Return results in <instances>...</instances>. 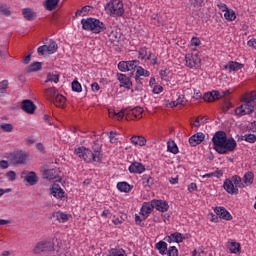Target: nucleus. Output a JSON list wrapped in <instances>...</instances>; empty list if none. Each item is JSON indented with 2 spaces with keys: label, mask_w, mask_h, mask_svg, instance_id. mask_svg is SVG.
<instances>
[{
  "label": "nucleus",
  "mask_w": 256,
  "mask_h": 256,
  "mask_svg": "<svg viewBox=\"0 0 256 256\" xmlns=\"http://www.w3.org/2000/svg\"><path fill=\"white\" fill-rule=\"evenodd\" d=\"M155 248L159 251L160 255H167V242L159 241L156 243Z\"/></svg>",
  "instance_id": "28"
},
{
  "label": "nucleus",
  "mask_w": 256,
  "mask_h": 256,
  "mask_svg": "<svg viewBox=\"0 0 256 256\" xmlns=\"http://www.w3.org/2000/svg\"><path fill=\"white\" fill-rule=\"evenodd\" d=\"M91 11V6H83L81 9L77 10L75 15L76 17H85L87 13Z\"/></svg>",
  "instance_id": "39"
},
{
  "label": "nucleus",
  "mask_w": 256,
  "mask_h": 256,
  "mask_svg": "<svg viewBox=\"0 0 256 256\" xmlns=\"http://www.w3.org/2000/svg\"><path fill=\"white\" fill-rule=\"evenodd\" d=\"M186 63L188 65H199V63H201V59H199L197 55L188 54L186 55Z\"/></svg>",
  "instance_id": "29"
},
{
  "label": "nucleus",
  "mask_w": 256,
  "mask_h": 256,
  "mask_svg": "<svg viewBox=\"0 0 256 256\" xmlns=\"http://www.w3.org/2000/svg\"><path fill=\"white\" fill-rule=\"evenodd\" d=\"M57 94V89L55 87L47 88L45 90L46 99H53Z\"/></svg>",
  "instance_id": "41"
},
{
  "label": "nucleus",
  "mask_w": 256,
  "mask_h": 256,
  "mask_svg": "<svg viewBox=\"0 0 256 256\" xmlns=\"http://www.w3.org/2000/svg\"><path fill=\"white\" fill-rule=\"evenodd\" d=\"M254 179L255 174H253V172H246L243 177V184L245 185V187H249V185H253Z\"/></svg>",
  "instance_id": "27"
},
{
  "label": "nucleus",
  "mask_w": 256,
  "mask_h": 256,
  "mask_svg": "<svg viewBox=\"0 0 256 256\" xmlns=\"http://www.w3.org/2000/svg\"><path fill=\"white\" fill-rule=\"evenodd\" d=\"M21 109L24 110L25 113L33 115V113H35V109H37V106L32 100L27 99L22 101Z\"/></svg>",
  "instance_id": "12"
},
{
  "label": "nucleus",
  "mask_w": 256,
  "mask_h": 256,
  "mask_svg": "<svg viewBox=\"0 0 256 256\" xmlns=\"http://www.w3.org/2000/svg\"><path fill=\"white\" fill-rule=\"evenodd\" d=\"M54 105L63 109L65 107V96L61 94L56 95Z\"/></svg>",
  "instance_id": "34"
},
{
  "label": "nucleus",
  "mask_w": 256,
  "mask_h": 256,
  "mask_svg": "<svg viewBox=\"0 0 256 256\" xmlns=\"http://www.w3.org/2000/svg\"><path fill=\"white\" fill-rule=\"evenodd\" d=\"M247 44H248V47H253V49H256V39L249 40Z\"/></svg>",
  "instance_id": "64"
},
{
  "label": "nucleus",
  "mask_w": 256,
  "mask_h": 256,
  "mask_svg": "<svg viewBox=\"0 0 256 256\" xmlns=\"http://www.w3.org/2000/svg\"><path fill=\"white\" fill-rule=\"evenodd\" d=\"M59 83V74H52L51 72H49L47 74V79L45 81V83Z\"/></svg>",
  "instance_id": "42"
},
{
  "label": "nucleus",
  "mask_w": 256,
  "mask_h": 256,
  "mask_svg": "<svg viewBox=\"0 0 256 256\" xmlns=\"http://www.w3.org/2000/svg\"><path fill=\"white\" fill-rule=\"evenodd\" d=\"M128 169L130 173L141 174L145 171V166L141 162H133Z\"/></svg>",
  "instance_id": "22"
},
{
  "label": "nucleus",
  "mask_w": 256,
  "mask_h": 256,
  "mask_svg": "<svg viewBox=\"0 0 256 256\" xmlns=\"http://www.w3.org/2000/svg\"><path fill=\"white\" fill-rule=\"evenodd\" d=\"M222 11H225L224 17L227 21H235V19H237V15H235V11L228 9L227 5L223 4Z\"/></svg>",
  "instance_id": "24"
},
{
  "label": "nucleus",
  "mask_w": 256,
  "mask_h": 256,
  "mask_svg": "<svg viewBox=\"0 0 256 256\" xmlns=\"http://www.w3.org/2000/svg\"><path fill=\"white\" fill-rule=\"evenodd\" d=\"M1 131H4V133H11L13 131V124L11 123H2L0 124Z\"/></svg>",
  "instance_id": "48"
},
{
  "label": "nucleus",
  "mask_w": 256,
  "mask_h": 256,
  "mask_svg": "<svg viewBox=\"0 0 256 256\" xmlns=\"http://www.w3.org/2000/svg\"><path fill=\"white\" fill-rule=\"evenodd\" d=\"M193 7H201L203 5V0H191Z\"/></svg>",
  "instance_id": "61"
},
{
  "label": "nucleus",
  "mask_w": 256,
  "mask_h": 256,
  "mask_svg": "<svg viewBox=\"0 0 256 256\" xmlns=\"http://www.w3.org/2000/svg\"><path fill=\"white\" fill-rule=\"evenodd\" d=\"M21 179H23L24 185L33 186L39 183V177L37 176V173H35V171H22Z\"/></svg>",
  "instance_id": "9"
},
{
  "label": "nucleus",
  "mask_w": 256,
  "mask_h": 256,
  "mask_svg": "<svg viewBox=\"0 0 256 256\" xmlns=\"http://www.w3.org/2000/svg\"><path fill=\"white\" fill-rule=\"evenodd\" d=\"M167 149L170 153H173L174 155H177V153H179V148L177 147V144H175V142H168Z\"/></svg>",
  "instance_id": "46"
},
{
  "label": "nucleus",
  "mask_w": 256,
  "mask_h": 256,
  "mask_svg": "<svg viewBox=\"0 0 256 256\" xmlns=\"http://www.w3.org/2000/svg\"><path fill=\"white\" fill-rule=\"evenodd\" d=\"M58 49L59 46L57 45V42H55L53 39H50L47 43L37 48V55L39 57H44V59H49V57L54 55Z\"/></svg>",
  "instance_id": "5"
},
{
  "label": "nucleus",
  "mask_w": 256,
  "mask_h": 256,
  "mask_svg": "<svg viewBox=\"0 0 256 256\" xmlns=\"http://www.w3.org/2000/svg\"><path fill=\"white\" fill-rule=\"evenodd\" d=\"M72 91H74L75 93H81V91H83V87L81 86V83H79V81L74 80L72 82Z\"/></svg>",
  "instance_id": "49"
},
{
  "label": "nucleus",
  "mask_w": 256,
  "mask_h": 256,
  "mask_svg": "<svg viewBox=\"0 0 256 256\" xmlns=\"http://www.w3.org/2000/svg\"><path fill=\"white\" fill-rule=\"evenodd\" d=\"M138 59H141L142 61H147V63H150V65H157V56L155 54L151 53L147 47H142L138 51Z\"/></svg>",
  "instance_id": "8"
},
{
  "label": "nucleus",
  "mask_w": 256,
  "mask_h": 256,
  "mask_svg": "<svg viewBox=\"0 0 256 256\" xmlns=\"http://www.w3.org/2000/svg\"><path fill=\"white\" fill-rule=\"evenodd\" d=\"M152 23L157 27H161V25H163V20H161V17L156 14L154 17H152Z\"/></svg>",
  "instance_id": "54"
},
{
  "label": "nucleus",
  "mask_w": 256,
  "mask_h": 256,
  "mask_svg": "<svg viewBox=\"0 0 256 256\" xmlns=\"http://www.w3.org/2000/svg\"><path fill=\"white\" fill-rule=\"evenodd\" d=\"M242 141H247L248 143H255L256 141V135L255 134H246L242 136Z\"/></svg>",
  "instance_id": "50"
},
{
  "label": "nucleus",
  "mask_w": 256,
  "mask_h": 256,
  "mask_svg": "<svg viewBox=\"0 0 256 256\" xmlns=\"http://www.w3.org/2000/svg\"><path fill=\"white\" fill-rule=\"evenodd\" d=\"M50 195L61 199L62 197H65V192L61 189V186L59 184L54 183L50 188Z\"/></svg>",
  "instance_id": "20"
},
{
  "label": "nucleus",
  "mask_w": 256,
  "mask_h": 256,
  "mask_svg": "<svg viewBox=\"0 0 256 256\" xmlns=\"http://www.w3.org/2000/svg\"><path fill=\"white\" fill-rule=\"evenodd\" d=\"M7 87H9V80H2L0 82V93H7Z\"/></svg>",
  "instance_id": "52"
},
{
  "label": "nucleus",
  "mask_w": 256,
  "mask_h": 256,
  "mask_svg": "<svg viewBox=\"0 0 256 256\" xmlns=\"http://www.w3.org/2000/svg\"><path fill=\"white\" fill-rule=\"evenodd\" d=\"M92 149H93V155H97L98 159L96 160L97 163H100L101 161V152L103 151V149L101 148V145L97 142H94L93 146H92Z\"/></svg>",
  "instance_id": "30"
},
{
  "label": "nucleus",
  "mask_w": 256,
  "mask_h": 256,
  "mask_svg": "<svg viewBox=\"0 0 256 256\" xmlns=\"http://www.w3.org/2000/svg\"><path fill=\"white\" fill-rule=\"evenodd\" d=\"M231 107H233V104H231V102L229 101V98H225L224 103L222 104V111L224 113H227V111H229Z\"/></svg>",
  "instance_id": "51"
},
{
  "label": "nucleus",
  "mask_w": 256,
  "mask_h": 256,
  "mask_svg": "<svg viewBox=\"0 0 256 256\" xmlns=\"http://www.w3.org/2000/svg\"><path fill=\"white\" fill-rule=\"evenodd\" d=\"M154 209L153 200L150 202H145L140 210V214L142 215V219H147L149 215H151L152 211Z\"/></svg>",
  "instance_id": "14"
},
{
  "label": "nucleus",
  "mask_w": 256,
  "mask_h": 256,
  "mask_svg": "<svg viewBox=\"0 0 256 256\" xmlns=\"http://www.w3.org/2000/svg\"><path fill=\"white\" fill-rule=\"evenodd\" d=\"M125 115L126 119L129 120V117L131 116V113H129V108H123L120 112H117L116 117L118 121H121Z\"/></svg>",
  "instance_id": "38"
},
{
  "label": "nucleus",
  "mask_w": 256,
  "mask_h": 256,
  "mask_svg": "<svg viewBox=\"0 0 256 256\" xmlns=\"http://www.w3.org/2000/svg\"><path fill=\"white\" fill-rule=\"evenodd\" d=\"M151 73L148 70H144L143 67L139 66L136 71L135 81H139V77H149Z\"/></svg>",
  "instance_id": "31"
},
{
  "label": "nucleus",
  "mask_w": 256,
  "mask_h": 256,
  "mask_svg": "<svg viewBox=\"0 0 256 256\" xmlns=\"http://www.w3.org/2000/svg\"><path fill=\"white\" fill-rule=\"evenodd\" d=\"M192 47H199L201 45V40L197 37H193L190 41Z\"/></svg>",
  "instance_id": "58"
},
{
  "label": "nucleus",
  "mask_w": 256,
  "mask_h": 256,
  "mask_svg": "<svg viewBox=\"0 0 256 256\" xmlns=\"http://www.w3.org/2000/svg\"><path fill=\"white\" fill-rule=\"evenodd\" d=\"M22 15L26 21H33L37 17V13H35L31 8L22 9Z\"/></svg>",
  "instance_id": "23"
},
{
  "label": "nucleus",
  "mask_w": 256,
  "mask_h": 256,
  "mask_svg": "<svg viewBox=\"0 0 256 256\" xmlns=\"http://www.w3.org/2000/svg\"><path fill=\"white\" fill-rule=\"evenodd\" d=\"M117 79L122 84L120 87H125L126 89H131L133 87V83L131 79L127 77L125 74L117 73Z\"/></svg>",
  "instance_id": "18"
},
{
  "label": "nucleus",
  "mask_w": 256,
  "mask_h": 256,
  "mask_svg": "<svg viewBox=\"0 0 256 256\" xmlns=\"http://www.w3.org/2000/svg\"><path fill=\"white\" fill-rule=\"evenodd\" d=\"M118 69L125 73L127 71H131V69H133V65H118Z\"/></svg>",
  "instance_id": "57"
},
{
  "label": "nucleus",
  "mask_w": 256,
  "mask_h": 256,
  "mask_svg": "<svg viewBox=\"0 0 256 256\" xmlns=\"http://www.w3.org/2000/svg\"><path fill=\"white\" fill-rule=\"evenodd\" d=\"M222 69L226 71V73H233V71L243 69V65H224Z\"/></svg>",
  "instance_id": "35"
},
{
  "label": "nucleus",
  "mask_w": 256,
  "mask_h": 256,
  "mask_svg": "<svg viewBox=\"0 0 256 256\" xmlns=\"http://www.w3.org/2000/svg\"><path fill=\"white\" fill-rule=\"evenodd\" d=\"M231 92L229 90L219 92V90H214L210 92H206L203 95L204 101L207 103H213L215 101H219V99H227V95H230Z\"/></svg>",
  "instance_id": "7"
},
{
  "label": "nucleus",
  "mask_w": 256,
  "mask_h": 256,
  "mask_svg": "<svg viewBox=\"0 0 256 256\" xmlns=\"http://www.w3.org/2000/svg\"><path fill=\"white\" fill-rule=\"evenodd\" d=\"M143 108L140 106H137L133 109L128 110V113H130V115H133L134 119H141V117H139L140 115H143Z\"/></svg>",
  "instance_id": "32"
},
{
  "label": "nucleus",
  "mask_w": 256,
  "mask_h": 256,
  "mask_svg": "<svg viewBox=\"0 0 256 256\" xmlns=\"http://www.w3.org/2000/svg\"><path fill=\"white\" fill-rule=\"evenodd\" d=\"M6 177L9 181H15L17 179V173L15 171H8Z\"/></svg>",
  "instance_id": "56"
},
{
  "label": "nucleus",
  "mask_w": 256,
  "mask_h": 256,
  "mask_svg": "<svg viewBox=\"0 0 256 256\" xmlns=\"http://www.w3.org/2000/svg\"><path fill=\"white\" fill-rule=\"evenodd\" d=\"M11 161L14 165H23L27 161V154L21 150H18L12 154Z\"/></svg>",
  "instance_id": "11"
},
{
  "label": "nucleus",
  "mask_w": 256,
  "mask_h": 256,
  "mask_svg": "<svg viewBox=\"0 0 256 256\" xmlns=\"http://www.w3.org/2000/svg\"><path fill=\"white\" fill-rule=\"evenodd\" d=\"M161 79H165L169 75V71L167 69L161 70L159 72Z\"/></svg>",
  "instance_id": "63"
},
{
  "label": "nucleus",
  "mask_w": 256,
  "mask_h": 256,
  "mask_svg": "<svg viewBox=\"0 0 256 256\" xmlns=\"http://www.w3.org/2000/svg\"><path fill=\"white\" fill-rule=\"evenodd\" d=\"M0 15H4L5 17L11 15V9L7 4H0Z\"/></svg>",
  "instance_id": "43"
},
{
  "label": "nucleus",
  "mask_w": 256,
  "mask_h": 256,
  "mask_svg": "<svg viewBox=\"0 0 256 256\" xmlns=\"http://www.w3.org/2000/svg\"><path fill=\"white\" fill-rule=\"evenodd\" d=\"M152 201H153L154 209H156L157 211H161V213H165V211L169 210V203H167V201H163V200H152Z\"/></svg>",
  "instance_id": "19"
},
{
  "label": "nucleus",
  "mask_w": 256,
  "mask_h": 256,
  "mask_svg": "<svg viewBox=\"0 0 256 256\" xmlns=\"http://www.w3.org/2000/svg\"><path fill=\"white\" fill-rule=\"evenodd\" d=\"M213 149L220 155H227L237 149V142L233 138H227L225 131H217L212 137Z\"/></svg>",
  "instance_id": "1"
},
{
  "label": "nucleus",
  "mask_w": 256,
  "mask_h": 256,
  "mask_svg": "<svg viewBox=\"0 0 256 256\" xmlns=\"http://www.w3.org/2000/svg\"><path fill=\"white\" fill-rule=\"evenodd\" d=\"M109 256H127V253L123 249L112 248Z\"/></svg>",
  "instance_id": "44"
},
{
  "label": "nucleus",
  "mask_w": 256,
  "mask_h": 256,
  "mask_svg": "<svg viewBox=\"0 0 256 256\" xmlns=\"http://www.w3.org/2000/svg\"><path fill=\"white\" fill-rule=\"evenodd\" d=\"M43 177L44 179H48V181H53V179H59V169H45L43 171Z\"/></svg>",
  "instance_id": "17"
},
{
  "label": "nucleus",
  "mask_w": 256,
  "mask_h": 256,
  "mask_svg": "<svg viewBox=\"0 0 256 256\" xmlns=\"http://www.w3.org/2000/svg\"><path fill=\"white\" fill-rule=\"evenodd\" d=\"M74 153L79 157V159L85 161V163H92V161L97 163V159H99L97 155L93 154V151H91V149L86 148L85 146L75 148Z\"/></svg>",
  "instance_id": "6"
},
{
  "label": "nucleus",
  "mask_w": 256,
  "mask_h": 256,
  "mask_svg": "<svg viewBox=\"0 0 256 256\" xmlns=\"http://www.w3.org/2000/svg\"><path fill=\"white\" fill-rule=\"evenodd\" d=\"M166 253L168 256H179V250L175 246L169 247Z\"/></svg>",
  "instance_id": "53"
},
{
  "label": "nucleus",
  "mask_w": 256,
  "mask_h": 256,
  "mask_svg": "<svg viewBox=\"0 0 256 256\" xmlns=\"http://www.w3.org/2000/svg\"><path fill=\"white\" fill-rule=\"evenodd\" d=\"M225 191L229 193L230 195H238L239 194V188L235 187V184H233V181L230 179H226L224 181L223 185Z\"/></svg>",
  "instance_id": "16"
},
{
  "label": "nucleus",
  "mask_w": 256,
  "mask_h": 256,
  "mask_svg": "<svg viewBox=\"0 0 256 256\" xmlns=\"http://www.w3.org/2000/svg\"><path fill=\"white\" fill-rule=\"evenodd\" d=\"M256 91L246 93L242 96L241 101L243 102L238 108L235 109V114L238 117H243V115H251L255 111L256 107Z\"/></svg>",
  "instance_id": "2"
},
{
  "label": "nucleus",
  "mask_w": 256,
  "mask_h": 256,
  "mask_svg": "<svg viewBox=\"0 0 256 256\" xmlns=\"http://www.w3.org/2000/svg\"><path fill=\"white\" fill-rule=\"evenodd\" d=\"M105 11L110 17H123L125 15V7L121 0H110L105 5Z\"/></svg>",
  "instance_id": "4"
},
{
  "label": "nucleus",
  "mask_w": 256,
  "mask_h": 256,
  "mask_svg": "<svg viewBox=\"0 0 256 256\" xmlns=\"http://www.w3.org/2000/svg\"><path fill=\"white\" fill-rule=\"evenodd\" d=\"M117 189L123 193H129L131 191V185L127 182H118Z\"/></svg>",
  "instance_id": "36"
},
{
  "label": "nucleus",
  "mask_w": 256,
  "mask_h": 256,
  "mask_svg": "<svg viewBox=\"0 0 256 256\" xmlns=\"http://www.w3.org/2000/svg\"><path fill=\"white\" fill-rule=\"evenodd\" d=\"M42 68V65H30L25 69V71L26 73H37V71H41Z\"/></svg>",
  "instance_id": "47"
},
{
  "label": "nucleus",
  "mask_w": 256,
  "mask_h": 256,
  "mask_svg": "<svg viewBox=\"0 0 256 256\" xmlns=\"http://www.w3.org/2000/svg\"><path fill=\"white\" fill-rule=\"evenodd\" d=\"M54 249L55 243L51 241H40L34 247L33 253H35V255H39V253L53 251Z\"/></svg>",
  "instance_id": "10"
},
{
  "label": "nucleus",
  "mask_w": 256,
  "mask_h": 256,
  "mask_svg": "<svg viewBox=\"0 0 256 256\" xmlns=\"http://www.w3.org/2000/svg\"><path fill=\"white\" fill-rule=\"evenodd\" d=\"M52 217L56 219V221H59V223H65V214L64 212L57 211L53 213Z\"/></svg>",
  "instance_id": "45"
},
{
  "label": "nucleus",
  "mask_w": 256,
  "mask_h": 256,
  "mask_svg": "<svg viewBox=\"0 0 256 256\" xmlns=\"http://www.w3.org/2000/svg\"><path fill=\"white\" fill-rule=\"evenodd\" d=\"M81 24L84 31H91V33H95L96 35L99 33H103V31L107 29L105 23L97 18L82 19Z\"/></svg>",
  "instance_id": "3"
},
{
  "label": "nucleus",
  "mask_w": 256,
  "mask_h": 256,
  "mask_svg": "<svg viewBox=\"0 0 256 256\" xmlns=\"http://www.w3.org/2000/svg\"><path fill=\"white\" fill-rule=\"evenodd\" d=\"M60 0H45L43 2V7L46 11H53L57 9V5H59Z\"/></svg>",
  "instance_id": "25"
},
{
  "label": "nucleus",
  "mask_w": 256,
  "mask_h": 256,
  "mask_svg": "<svg viewBox=\"0 0 256 256\" xmlns=\"http://www.w3.org/2000/svg\"><path fill=\"white\" fill-rule=\"evenodd\" d=\"M205 141V134L203 132H197L189 138V144L191 147H197Z\"/></svg>",
  "instance_id": "13"
},
{
  "label": "nucleus",
  "mask_w": 256,
  "mask_h": 256,
  "mask_svg": "<svg viewBox=\"0 0 256 256\" xmlns=\"http://www.w3.org/2000/svg\"><path fill=\"white\" fill-rule=\"evenodd\" d=\"M214 211L220 219H224L225 221H231V219H233V216H231V213H229L225 207H216Z\"/></svg>",
  "instance_id": "15"
},
{
  "label": "nucleus",
  "mask_w": 256,
  "mask_h": 256,
  "mask_svg": "<svg viewBox=\"0 0 256 256\" xmlns=\"http://www.w3.org/2000/svg\"><path fill=\"white\" fill-rule=\"evenodd\" d=\"M154 180L153 177H151V175L149 174H144L142 176V185H144V187H151L153 186Z\"/></svg>",
  "instance_id": "33"
},
{
  "label": "nucleus",
  "mask_w": 256,
  "mask_h": 256,
  "mask_svg": "<svg viewBox=\"0 0 256 256\" xmlns=\"http://www.w3.org/2000/svg\"><path fill=\"white\" fill-rule=\"evenodd\" d=\"M162 91H163V86H161V85H156L153 88V93L155 95H159V93H162Z\"/></svg>",
  "instance_id": "59"
},
{
  "label": "nucleus",
  "mask_w": 256,
  "mask_h": 256,
  "mask_svg": "<svg viewBox=\"0 0 256 256\" xmlns=\"http://www.w3.org/2000/svg\"><path fill=\"white\" fill-rule=\"evenodd\" d=\"M231 181L232 183H234L236 189L237 187H239L240 189H244L245 184L243 183V180L239 176L237 175L232 176Z\"/></svg>",
  "instance_id": "37"
},
{
  "label": "nucleus",
  "mask_w": 256,
  "mask_h": 256,
  "mask_svg": "<svg viewBox=\"0 0 256 256\" xmlns=\"http://www.w3.org/2000/svg\"><path fill=\"white\" fill-rule=\"evenodd\" d=\"M205 116H199L195 119L193 126L194 127H201V125H203V123H205Z\"/></svg>",
  "instance_id": "55"
},
{
  "label": "nucleus",
  "mask_w": 256,
  "mask_h": 256,
  "mask_svg": "<svg viewBox=\"0 0 256 256\" xmlns=\"http://www.w3.org/2000/svg\"><path fill=\"white\" fill-rule=\"evenodd\" d=\"M229 250L231 251V253H241V244L237 242H231L229 244Z\"/></svg>",
  "instance_id": "40"
},
{
  "label": "nucleus",
  "mask_w": 256,
  "mask_h": 256,
  "mask_svg": "<svg viewBox=\"0 0 256 256\" xmlns=\"http://www.w3.org/2000/svg\"><path fill=\"white\" fill-rule=\"evenodd\" d=\"M131 143H133L134 145H138L139 147H145V145L147 144V139H145V137L143 136H132L130 138Z\"/></svg>",
  "instance_id": "26"
},
{
  "label": "nucleus",
  "mask_w": 256,
  "mask_h": 256,
  "mask_svg": "<svg viewBox=\"0 0 256 256\" xmlns=\"http://www.w3.org/2000/svg\"><path fill=\"white\" fill-rule=\"evenodd\" d=\"M164 241L167 243H183V235L181 233H173L170 236H166Z\"/></svg>",
  "instance_id": "21"
},
{
  "label": "nucleus",
  "mask_w": 256,
  "mask_h": 256,
  "mask_svg": "<svg viewBox=\"0 0 256 256\" xmlns=\"http://www.w3.org/2000/svg\"><path fill=\"white\" fill-rule=\"evenodd\" d=\"M117 132L111 131L109 135L110 143H117V138L115 137Z\"/></svg>",
  "instance_id": "60"
},
{
  "label": "nucleus",
  "mask_w": 256,
  "mask_h": 256,
  "mask_svg": "<svg viewBox=\"0 0 256 256\" xmlns=\"http://www.w3.org/2000/svg\"><path fill=\"white\" fill-rule=\"evenodd\" d=\"M9 168V162L6 160L0 161V169H8Z\"/></svg>",
  "instance_id": "62"
}]
</instances>
